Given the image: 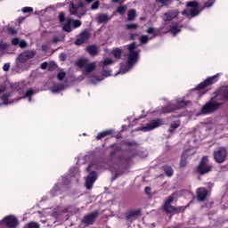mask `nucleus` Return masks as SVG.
I'll return each instance as SVG.
<instances>
[{
    "label": "nucleus",
    "mask_w": 228,
    "mask_h": 228,
    "mask_svg": "<svg viewBox=\"0 0 228 228\" xmlns=\"http://www.w3.org/2000/svg\"><path fill=\"white\" fill-rule=\"evenodd\" d=\"M220 106H222V102H216V99L214 96L210 99L209 102L202 106L200 113L202 115H211V113H215V111L220 110Z\"/></svg>",
    "instance_id": "1"
},
{
    "label": "nucleus",
    "mask_w": 228,
    "mask_h": 228,
    "mask_svg": "<svg viewBox=\"0 0 228 228\" xmlns=\"http://www.w3.org/2000/svg\"><path fill=\"white\" fill-rule=\"evenodd\" d=\"M188 106V102L182 100L177 101L176 104L168 103L166 106H163L160 110V113L167 115L168 113H172V111H175V110H181V108H186Z\"/></svg>",
    "instance_id": "2"
},
{
    "label": "nucleus",
    "mask_w": 228,
    "mask_h": 228,
    "mask_svg": "<svg viewBox=\"0 0 228 228\" xmlns=\"http://www.w3.org/2000/svg\"><path fill=\"white\" fill-rule=\"evenodd\" d=\"M212 170L213 166L209 164V159L208 156H203L197 167V172L200 175H206V174H209Z\"/></svg>",
    "instance_id": "3"
},
{
    "label": "nucleus",
    "mask_w": 228,
    "mask_h": 228,
    "mask_svg": "<svg viewBox=\"0 0 228 228\" xmlns=\"http://www.w3.org/2000/svg\"><path fill=\"white\" fill-rule=\"evenodd\" d=\"M218 81H220V73L207 77V79H205L203 82L200 83L196 86L195 90H205V88H208V86H211L212 85L218 83Z\"/></svg>",
    "instance_id": "4"
},
{
    "label": "nucleus",
    "mask_w": 228,
    "mask_h": 228,
    "mask_svg": "<svg viewBox=\"0 0 228 228\" xmlns=\"http://www.w3.org/2000/svg\"><path fill=\"white\" fill-rule=\"evenodd\" d=\"M81 20H72V19H67L66 22L63 24L62 26V29L66 32V33H72V28L74 29L77 28H81Z\"/></svg>",
    "instance_id": "5"
},
{
    "label": "nucleus",
    "mask_w": 228,
    "mask_h": 228,
    "mask_svg": "<svg viewBox=\"0 0 228 228\" xmlns=\"http://www.w3.org/2000/svg\"><path fill=\"white\" fill-rule=\"evenodd\" d=\"M211 197V191L206 187H200L196 190V200L198 202H206Z\"/></svg>",
    "instance_id": "6"
},
{
    "label": "nucleus",
    "mask_w": 228,
    "mask_h": 228,
    "mask_svg": "<svg viewBox=\"0 0 228 228\" xmlns=\"http://www.w3.org/2000/svg\"><path fill=\"white\" fill-rule=\"evenodd\" d=\"M213 156L216 163L221 165V163H224L225 159H227V150L224 147H220L214 151Z\"/></svg>",
    "instance_id": "7"
},
{
    "label": "nucleus",
    "mask_w": 228,
    "mask_h": 228,
    "mask_svg": "<svg viewBox=\"0 0 228 228\" xmlns=\"http://www.w3.org/2000/svg\"><path fill=\"white\" fill-rule=\"evenodd\" d=\"M159 126H163V119L161 118L153 119L146 126H142L141 128H139V131L147 133L148 131H152L159 127Z\"/></svg>",
    "instance_id": "8"
},
{
    "label": "nucleus",
    "mask_w": 228,
    "mask_h": 228,
    "mask_svg": "<svg viewBox=\"0 0 228 228\" xmlns=\"http://www.w3.org/2000/svg\"><path fill=\"white\" fill-rule=\"evenodd\" d=\"M35 56H37V51L35 50L25 51L18 56V61H20V63H26L28 60H31L32 58H35Z\"/></svg>",
    "instance_id": "9"
},
{
    "label": "nucleus",
    "mask_w": 228,
    "mask_h": 228,
    "mask_svg": "<svg viewBox=\"0 0 228 228\" xmlns=\"http://www.w3.org/2000/svg\"><path fill=\"white\" fill-rule=\"evenodd\" d=\"M2 222L8 228H15L19 225V219L15 216H6Z\"/></svg>",
    "instance_id": "10"
},
{
    "label": "nucleus",
    "mask_w": 228,
    "mask_h": 228,
    "mask_svg": "<svg viewBox=\"0 0 228 228\" xmlns=\"http://www.w3.org/2000/svg\"><path fill=\"white\" fill-rule=\"evenodd\" d=\"M91 33L88 30H85L81 32L75 41V45H83V44H86L88 40H90Z\"/></svg>",
    "instance_id": "11"
},
{
    "label": "nucleus",
    "mask_w": 228,
    "mask_h": 228,
    "mask_svg": "<svg viewBox=\"0 0 228 228\" xmlns=\"http://www.w3.org/2000/svg\"><path fill=\"white\" fill-rule=\"evenodd\" d=\"M97 216H99V211L97 210L90 214H87L84 216L82 219V224H84L85 225H94V223L95 222Z\"/></svg>",
    "instance_id": "12"
},
{
    "label": "nucleus",
    "mask_w": 228,
    "mask_h": 228,
    "mask_svg": "<svg viewBox=\"0 0 228 228\" xmlns=\"http://www.w3.org/2000/svg\"><path fill=\"white\" fill-rule=\"evenodd\" d=\"M79 8H85V3L79 2V4L76 5L74 2H70L69 6V15H75L78 17V19H81V15L77 12H79Z\"/></svg>",
    "instance_id": "13"
},
{
    "label": "nucleus",
    "mask_w": 228,
    "mask_h": 228,
    "mask_svg": "<svg viewBox=\"0 0 228 228\" xmlns=\"http://www.w3.org/2000/svg\"><path fill=\"white\" fill-rule=\"evenodd\" d=\"M97 181V172L91 171L86 179V188L87 190H92L94 188V183Z\"/></svg>",
    "instance_id": "14"
},
{
    "label": "nucleus",
    "mask_w": 228,
    "mask_h": 228,
    "mask_svg": "<svg viewBox=\"0 0 228 228\" xmlns=\"http://www.w3.org/2000/svg\"><path fill=\"white\" fill-rule=\"evenodd\" d=\"M139 58H140V52H134V53H128L127 62H126L127 67H130V68L134 67V65L138 63Z\"/></svg>",
    "instance_id": "15"
},
{
    "label": "nucleus",
    "mask_w": 228,
    "mask_h": 228,
    "mask_svg": "<svg viewBox=\"0 0 228 228\" xmlns=\"http://www.w3.org/2000/svg\"><path fill=\"white\" fill-rule=\"evenodd\" d=\"M177 17H179L178 10L169 11L164 13L165 22H170V20H174V19H177Z\"/></svg>",
    "instance_id": "16"
},
{
    "label": "nucleus",
    "mask_w": 228,
    "mask_h": 228,
    "mask_svg": "<svg viewBox=\"0 0 228 228\" xmlns=\"http://www.w3.org/2000/svg\"><path fill=\"white\" fill-rule=\"evenodd\" d=\"M112 63H113V60L111 59H106L102 62L103 76H106V77L111 76V70L106 69V67H108V65H112Z\"/></svg>",
    "instance_id": "17"
},
{
    "label": "nucleus",
    "mask_w": 228,
    "mask_h": 228,
    "mask_svg": "<svg viewBox=\"0 0 228 228\" xmlns=\"http://www.w3.org/2000/svg\"><path fill=\"white\" fill-rule=\"evenodd\" d=\"M190 151L186 150L181 155L180 159V168H185L188 166V158H190L189 154Z\"/></svg>",
    "instance_id": "18"
},
{
    "label": "nucleus",
    "mask_w": 228,
    "mask_h": 228,
    "mask_svg": "<svg viewBox=\"0 0 228 228\" xmlns=\"http://www.w3.org/2000/svg\"><path fill=\"white\" fill-rule=\"evenodd\" d=\"M138 216H142V209L130 210L126 213V220H131V218L136 219Z\"/></svg>",
    "instance_id": "19"
},
{
    "label": "nucleus",
    "mask_w": 228,
    "mask_h": 228,
    "mask_svg": "<svg viewBox=\"0 0 228 228\" xmlns=\"http://www.w3.org/2000/svg\"><path fill=\"white\" fill-rule=\"evenodd\" d=\"M86 50L90 56H97L99 54V48L95 45H88Z\"/></svg>",
    "instance_id": "20"
},
{
    "label": "nucleus",
    "mask_w": 228,
    "mask_h": 228,
    "mask_svg": "<svg viewBox=\"0 0 228 228\" xmlns=\"http://www.w3.org/2000/svg\"><path fill=\"white\" fill-rule=\"evenodd\" d=\"M110 16L107 13H101L97 16L96 20L98 24H106L110 20Z\"/></svg>",
    "instance_id": "21"
},
{
    "label": "nucleus",
    "mask_w": 228,
    "mask_h": 228,
    "mask_svg": "<svg viewBox=\"0 0 228 228\" xmlns=\"http://www.w3.org/2000/svg\"><path fill=\"white\" fill-rule=\"evenodd\" d=\"M113 129L102 131L96 135V140H102V138H106V136H110V134H113Z\"/></svg>",
    "instance_id": "22"
},
{
    "label": "nucleus",
    "mask_w": 228,
    "mask_h": 228,
    "mask_svg": "<svg viewBox=\"0 0 228 228\" xmlns=\"http://www.w3.org/2000/svg\"><path fill=\"white\" fill-rule=\"evenodd\" d=\"M162 170L167 177H172V175H174V168L168 165L162 166Z\"/></svg>",
    "instance_id": "23"
},
{
    "label": "nucleus",
    "mask_w": 228,
    "mask_h": 228,
    "mask_svg": "<svg viewBox=\"0 0 228 228\" xmlns=\"http://www.w3.org/2000/svg\"><path fill=\"white\" fill-rule=\"evenodd\" d=\"M169 33H172V35L175 37L176 35H178V33H181V27H179L177 23H175V25H171L169 27Z\"/></svg>",
    "instance_id": "24"
},
{
    "label": "nucleus",
    "mask_w": 228,
    "mask_h": 228,
    "mask_svg": "<svg viewBox=\"0 0 228 228\" xmlns=\"http://www.w3.org/2000/svg\"><path fill=\"white\" fill-rule=\"evenodd\" d=\"M179 127H181V120L173 121L169 126L168 133H174V130Z\"/></svg>",
    "instance_id": "25"
},
{
    "label": "nucleus",
    "mask_w": 228,
    "mask_h": 228,
    "mask_svg": "<svg viewBox=\"0 0 228 228\" xmlns=\"http://www.w3.org/2000/svg\"><path fill=\"white\" fill-rule=\"evenodd\" d=\"M97 65L95 64V62H91V63H87L86 65V74H90L91 72H94V70H95Z\"/></svg>",
    "instance_id": "26"
},
{
    "label": "nucleus",
    "mask_w": 228,
    "mask_h": 228,
    "mask_svg": "<svg viewBox=\"0 0 228 228\" xmlns=\"http://www.w3.org/2000/svg\"><path fill=\"white\" fill-rule=\"evenodd\" d=\"M61 190L60 189V184L55 183L53 189L51 190V194L53 197H56V195H60L61 192Z\"/></svg>",
    "instance_id": "27"
},
{
    "label": "nucleus",
    "mask_w": 228,
    "mask_h": 228,
    "mask_svg": "<svg viewBox=\"0 0 228 228\" xmlns=\"http://www.w3.org/2000/svg\"><path fill=\"white\" fill-rule=\"evenodd\" d=\"M134 19H136V11L134 9H131L127 13V20L132 22Z\"/></svg>",
    "instance_id": "28"
},
{
    "label": "nucleus",
    "mask_w": 228,
    "mask_h": 228,
    "mask_svg": "<svg viewBox=\"0 0 228 228\" xmlns=\"http://www.w3.org/2000/svg\"><path fill=\"white\" fill-rule=\"evenodd\" d=\"M163 209L167 215H170V213H175V207L172 205H163Z\"/></svg>",
    "instance_id": "29"
},
{
    "label": "nucleus",
    "mask_w": 228,
    "mask_h": 228,
    "mask_svg": "<svg viewBox=\"0 0 228 228\" xmlns=\"http://www.w3.org/2000/svg\"><path fill=\"white\" fill-rule=\"evenodd\" d=\"M87 63H88V59H80L77 61V66L79 69H86Z\"/></svg>",
    "instance_id": "30"
},
{
    "label": "nucleus",
    "mask_w": 228,
    "mask_h": 228,
    "mask_svg": "<svg viewBox=\"0 0 228 228\" xmlns=\"http://www.w3.org/2000/svg\"><path fill=\"white\" fill-rule=\"evenodd\" d=\"M126 49L129 53H140L139 51H135L136 49V42H133L130 45H126Z\"/></svg>",
    "instance_id": "31"
},
{
    "label": "nucleus",
    "mask_w": 228,
    "mask_h": 228,
    "mask_svg": "<svg viewBox=\"0 0 228 228\" xmlns=\"http://www.w3.org/2000/svg\"><path fill=\"white\" fill-rule=\"evenodd\" d=\"M64 86L62 84H55L52 86V92L56 94L57 92H61L63 90Z\"/></svg>",
    "instance_id": "32"
},
{
    "label": "nucleus",
    "mask_w": 228,
    "mask_h": 228,
    "mask_svg": "<svg viewBox=\"0 0 228 228\" xmlns=\"http://www.w3.org/2000/svg\"><path fill=\"white\" fill-rule=\"evenodd\" d=\"M113 56L116 60H120L122 58V50L120 48L113 50Z\"/></svg>",
    "instance_id": "33"
},
{
    "label": "nucleus",
    "mask_w": 228,
    "mask_h": 228,
    "mask_svg": "<svg viewBox=\"0 0 228 228\" xmlns=\"http://www.w3.org/2000/svg\"><path fill=\"white\" fill-rule=\"evenodd\" d=\"M10 97H12L11 94H4L2 96H0V99L3 101L4 104L8 105L10 102H8Z\"/></svg>",
    "instance_id": "34"
},
{
    "label": "nucleus",
    "mask_w": 228,
    "mask_h": 228,
    "mask_svg": "<svg viewBox=\"0 0 228 228\" xmlns=\"http://www.w3.org/2000/svg\"><path fill=\"white\" fill-rule=\"evenodd\" d=\"M187 8H199V2L197 0L190 1L186 4Z\"/></svg>",
    "instance_id": "35"
},
{
    "label": "nucleus",
    "mask_w": 228,
    "mask_h": 228,
    "mask_svg": "<svg viewBox=\"0 0 228 228\" xmlns=\"http://www.w3.org/2000/svg\"><path fill=\"white\" fill-rule=\"evenodd\" d=\"M191 17H197L199 13H200V11L199 10V7L191 8L189 10Z\"/></svg>",
    "instance_id": "36"
},
{
    "label": "nucleus",
    "mask_w": 228,
    "mask_h": 228,
    "mask_svg": "<svg viewBox=\"0 0 228 228\" xmlns=\"http://www.w3.org/2000/svg\"><path fill=\"white\" fill-rule=\"evenodd\" d=\"M127 10V6L126 5H121V6H118V9H117V12L119 14V15H124V13H126Z\"/></svg>",
    "instance_id": "37"
},
{
    "label": "nucleus",
    "mask_w": 228,
    "mask_h": 228,
    "mask_svg": "<svg viewBox=\"0 0 228 228\" xmlns=\"http://www.w3.org/2000/svg\"><path fill=\"white\" fill-rule=\"evenodd\" d=\"M126 29H128V31H133V29H138V24L136 23L126 24Z\"/></svg>",
    "instance_id": "38"
},
{
    "label": "nucleus",
    "mask_w": 228,
    "mask_h": 228,
    "mask_svg": "<svg viewBox=\"0 0 228 228\" xmlns=\"http://www.w3.org/2000/svg\"><path fill=\"white\" fill-rule=\"evenodd\" d=\"M110 149L114 150L116 152L122 151V147L117 143L110 144Z\"/></svg>",
    "instance_id": "39"
},
{
    "label": "nucleus",
    "mask_w": 228,
    "mask_h": 228,
    "mask_svg": "<svg viewBox=\"0 0 228 228\" xmlns=\"http://www.w3.org/2000/svg\"><path fill=\"white\" fill-rule=\"evenodd\" d=\"M174 195H175V193H173L172 195H170L165 201L164 206H170L172 204V202H174Z\"/></svg>",
    "instance_id": "40"
},
{
    "label": "nucleus",
    "mask_w": 228,
    "mask_h": 228,
    "mask_svg": "<svg viewBox=\"0 0 228 228\" xmlns=\"http://www.w3.org/2000/svg\"><path fill=\"white\" fill-rule=\"evenodd\" d=\"M25 228H40V224L37 222H30L25 226Z\"/></svg>",
    "instance_id": "41"
},
{
    "label": "nucleus",
    "mask_w": 228,
    "mask_h": 228,
    "mask_svg": "<svg viewBox=\"0 0 228 228\" xmlns=\"http://www.w3.org/2000/svg\"><path fill=\"white\" fill-rule=\"evenodd\" d=\"M121 145H126V147H133V145H136V142H128L126 140H124L121 142Z\"/></svg>",
    "instance_id": "42"
},
{
    "label": "nucleus",
    "mask_w": 228,
    "mask_h": 228,
    "mask_svg": "<svg viewBox=\"0 0 228 228\" xmlns=\"http://www.w3.org/2000/svg\"><path fill=\"white\" fill-rule=\"evenodd\" d=\"M99 6H101V2L96 0L92 4L91 10H99Z\"/></svg>",
    "instance_id": "43"
},
{
    "label": "nucleus",
    "mask_w": 228,
    "mask_h": 228,
    "mask_svg": "<svg viewBox=\"0 0 228 228\" xmlns=\"http://www.w3.org/2000/svg\"><path fill=\"white\" fill-rule=\"evenodd\" d=\"M35 94V91L33 89H28L27 90V92L25 93V97H28L29 101H31V96Z\"/></svg>",
    "instance_id": "44"
},
{
    "label": "nucleus",
    "mask_w": 228,
    "mask_h": 228,
    "mask_svg": "<svg viewBox=\"0 0 228 228\" xmlns=\"http://www.w3.org/2000/svg\"><path fill=\"white\" fill-rule=\"evenodd\" d=\"M66 18H65V12H61L59 13V22H61V24H63V22H65Z\"/></svg>",
    "instance_id": "45"
},
{
    "label": "nucleus",
    "mask_w": 228,
    "mask_h": 228,
    "mask_svg": "<svg viewBox=\"0 0 228 228\" xmlns=\"http://www.w3.org/2000/svg\"><path fill=\"white\" fill-rule=\"evenodd\" d=\"M7 33H8V35H17V31H16L15 28H12V27L7 28Z\"/></svg>",
    "instance_id": "46"
},
{
    "label": "nucleus",
    "mask_w": 228,
    "mask_h": 228,
    "mask_svg": "<svg viewBox=\"0 0 228 228\" xmlns=\"http://www.w3.org/2000/svg\"><path fill=\"white\" fill-rule=\"evenodd\" d=\"M215 4V0H208V2H205L204 8H211Z\"/></svg>",
    "instance_id": "47"
},
{
    "label": "nucleus",
    "mask_w": 228,
    "mask_h": 228,
    "mask_svg": "<svg viewBox=\"0 0 228 228\" xmlns=\"http://www.w3.org/2000/svg\"><path fill=\"white\" fill-rule=\"evenodd\" d=\"M140 42L141 44H147L149 42V36H146V35L142 36L140 37Z\"/></svg>",
    "instance_id": "48"
},
{
    "label": "nucleus",
    "mask_w": 228,
    "mask_h": 228,
    "mask_svg": "<svg viewBox=\"0 0 228 228\" xmlns=\"http://www.w3.org/2000/svg\"><path fill=\"white\" fill-rule=\"evenodd\" d=\"M186 207H175V213H183V211H185Z\"/></svg>",
    "instance_id": "49"
},
{
    "label": "nucleus",
    "mask_w": 228,
    "mask_h": 228,
    "mask_svg": "<svg viewBox=\"0 0 228 228\" xmlns=\"http://www.w3.org/2000/svg\"><path fill=\"white\" fill-rule=\"evenodd\" d=\"M66 76H67V74L65 72H59L57 74V78L59 79V81H63V79H65Z\"/></svg>",
    "instance_id": "50"
},
{
    "label": "nucleus",
    "mask_w": 228,
    "mask_h": 228,
    "mask_svg": "<svg viewBox=\"0 0 228 228\" xmlns=\"http://www.w3.org/2000/svg\"><path fill=\"white\" fill-rule=\"evenodd\" d=\"M156 3H160L163 6H168L170 4V0H155Z\"/></svg>",
    "instance_id": "51"
},
{
    "label": "nucleus",
    "mask_w": 228,
    "mask_h": 228,
    "mask_svg": "<svg viewBox=\"0 0 228 228\" xmlns=\"http://www.w3.org/2000/svg\"><path fill=\"white\" fill-rule=\"evenodd\" d=\"M118 159L119 161H126V163H129V161H131V157H126L124 159V155H120Z\"/></svg>",
    "instance_id": "52"
},
{
    "label": "nucleus",
    "mask_w": 228,
    "mask_h": 228,
    "mask_svg": "<svg viewBox=\"0 0 228 228\" xmlns=\"http://www.w3.org/2000/svg\"><path fill=\"white\" fill-rule=\"evenodd\" d=\"M21 12H23V13H31V12H33L32 7H23L21 9Z\"/></svg>",
    "instance_id": "53"
},
{
    "label": "nucleus",
    "mask_w": 228,
    "mask_h": 228,
    "mask_svg": "<svg viewBox=\"0 0 228 228\" xmlns=\"http://www.w3.org/2000/svg\"><path fill=\"white\" fill-rule=\"evenodd\" d=\"M146 32L148 33V35H155L156 33V28L150 27L147 28Z\"/></svg>",
    "instance_id": "54"
},
{
    "label": "nucleus",
    "mask_w": 228,
    "mask_h": 228,
    "mask_svg": "<svg viewBox=\"0 0 228 228\" xmlns=\"http://www.w3.org/2000/svg\"><path fill=\"white\" fill-rule=\"evenodd\" d=\"M20 43V39H19L18 37H14L12 39V45H19Z\"/></svg>",
    "instance_id": "55"
},
{
    "label": "nucleus",
    "mask_w": 228,
    "mask_h": 228,
    "mask_svg": "<svg viewBox=\"0 0 228 228\" xmlns=\"http://www.w3.org/2000/svg\"><path fill=\"white\" fill-rule=\"evenodd\" d=\"M7 47H8V44H6V43H0V51H6Z\"/></svg>",
    "instance_id": "56"
},
{
    "label": "nucleus",
    "mask_w": 228,
    "mask_h": 228,
    "mask_svg": "<svg viewBox=\"0 0 228 228\" xmlns=\"http://www.w3.org/2000/svg\"><path fill=\"white\" fill-rule=\"evenodd\" d=\"M20 47H21V49H24V47H28V43L25 40H21L20 41Z\"/></svg>",
    "instance_id": "57"
},
{
    "label": "nucleus",
    "mask_w": 228,
    "mask_h": 228,
    "mask_svg": "<svg viewBox=\"0 0 228 228\" xmlns=\"http://www.w3.org/2000/svg\"><path fill=\"white\" fill-rule=\"evenodd\" d=\"M3 70H4V72H8V70H10V63H4L3 66Z\"/></svg>",
    "instance_id": "58"
},
{
    "label": "nucleus",
    "mask_w": 228,
    "mask_h": 228,
    "mask_svg": "<svg viewBox=\"0 0 228 228\" xmlns=\"http://www.w3.org/2000/svg\"><path fill=\"white\" fill-rule=\"evenodd\" d=\"M48 63H47V61H45V62H43L41 65H40V69H42V70H45V69H47V67H48Z\"/></svg>",
    "instance_id": "59"
},
{
    "label": "nucleus",
    "mask_w": 228,
    "mask_h": 228,
    "mask_svg": "<svg viewBox=\"0 0 228 228\" xmlns=\"http://www.w3.org/2000/svg\"><path fill=\"white\" fill-rule=\"evenodd\" d=\"M136 37H138L137 34H129L130 40H136Z\"/></svg>",
    "instance_id": "60"
},
{
    "label": "nucleus",
    "mask_w": 228,
    "mask_h": 228,
    "mask_svg": "<svg viewBox=\"0 0 228 228\" xmlns=\"http://www.w3.org/2000/svg\"><path fill=\"white\" fill-rule=\"evenodd\" d=\"M117 152H118V151H116V150L111 151L110 152V158H113V156H117Z\"/></svg>",
    "instance_id": "61"
},
{
    "label": "nucleus",
    "mask_w": 228,
    "mask_h": 228,
    "mask_svg": "<svg viewBox=\"0 0 228 228\" xmlns=\"http://www.w3.org/2000/svg\"><path fill=\"white\" fill-rule=\"evenodd\" d=\"M52 42L53 44H58L60 42V38L55 37L52 39Z\"/></svg>",
    "instance_id": "62"
},
{
    "label": "nucleus",
    "mask_w": 228,
    "mask_h": 228,
    "mask_svg": "<svg viewBox=\"0 0 228 228\" xmlns=\"http://www.w3.org/2000/svg\"><path fill=\"white\" fill-rule=\"evenodd\" d=\"M24 19H26V18H24V17H19V18H18V22H19V24H22V22H24Z\"/></svg>",
    "instance_id": "63"
},
{
    "label": "nucleus",
    "mask_w": 228,
    "mask_h": 228,
    "mask_svg": "<svg viewBox=\"0 0 228 228\" xmlns=\"http://www.w3.org/2000/svg\"><path fill=\"white\" fill-rule=\"evenodd\" d=\"M6 88L4 86H0V94L5 92Z\"/></svg>",
    "instance_id": "64"
}]
</instances>
